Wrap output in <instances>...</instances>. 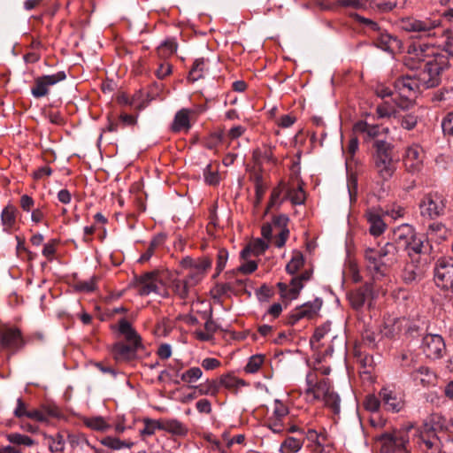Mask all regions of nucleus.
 Instances as JSON below:
<instances>
[{"mask_svg": "<svg viewBox=\"0 0 453 453\" xmlns=\"http://www.w3.org/2000/svg\"><path fill=\"white\" fill-rule=\"evenodd\" d=\"M406 62L411 68H417L414 74L420 88H430L441 82V73L447 67L444 56L435 54L428 44H411L409 46Z\"/></svg>", "mask_w": 453, "mask_h": 453, "instance_id": "f257e3e1", "label": "nucleus"}, {"mask_svg": "<svg viewBox=\"0 0 453 453\" xmlns=\"http://www.w3.org/2000/svg\"><path fill=\"white\" fill-rule=\"evenodd\" d=\"M364 257L366 271L376 282L388 276L389 269L399 260V250L394 242H388L380 248H366Z\"/></svg>", "mask_w": 453, "mask_h": 453, "instance_id": "f03ea898", "label": "nucleus"}, {"mask_svg": "<svg viewBox=\"0 0 453 453\" xmlns=\"http://www.w3.org/2000/svg\"><path fill=\"white\" fill-rule=\"evenodd\" d=\"M304 397L310 403H322L334 413L340 412L341 400L338 394L334 391L330 380L324 376H319L316 371H311L306 375Z\"/></svg>", "mask_w": 453, "mask_h": 453, "instance_id": "7ed1b4c3", "label": "nucleus"}, {"mask_svg": "<svg viewBox=\"0 0 453 453\" xmlns=\"http://www.w3.org/2000/svg\"><path fill=\"white\" fill-rule=\"evenodd\" d=\"M441 26V19L438 17H425L418 19L406 17L399 20L402 30L415 34L417 37H431L437 35L436 30Z\"/></svg>", "mask_w": 453, "mask_h": 453, "instance_id": "20e7f679", "label": "nucleus"}, {"mask_svg": "<svg viewBox=\"0 0 453 453\" xmlns=\"http://www.w3.org/2000/svg\"><path fill=\"white\" fill-rule=\"evenodd\" d=\"M392 145L387 141H380L373 154L374 169L383 180H388L396 171V162L392 157Z\"/></svg>", "mask_w": 453, "mask_h": 453, "instance_id": "39448f33", "label": "nucleus"}, {"mask_svg": "<svg viewBox=\"0 0 453 453\" xmlns=\"http://www.w3.org/2000/svg\"><path fill=\"white\" fill-rule=\"evenodd\" d=\"M420 89L415 76L406 75L394 83V102L401 109H408L413 104L417 93Z\"/></svg>", "mask_w": 453, "mask_h": 453, "instance_id": "423d86ee", "label": "nucleus"}, {"mask_svg": "<svg viewBox=\"0 0 453 453\" xmlns=\"http://www.w3.org/2000/svg\"><path fill=\"white\" fill-rule=\"evenodd\" d=\"M381 453H410L409 431L406 429L395 430L392 433H385L380 435Z\"/></svg>", "mask_w": 453, "mask_h": 453, "instance_id": "0eeeda50", "label": "nucleus"}, {"mask_svg": "<svg viewBox=\"0 0 453 453\" xmlns=\"http://www.w3.org/2000/svg\"><path fill=\"white\" fill-rule=\"evenodd\" d=\"M353 132L362 134L365 142L372 141L376 150L378 142L386 141L389 129L380 125H372L366 121L360 120L353 126Z\"/></svg>", "mask_w": 453, "mask_h": 453, "instance_id": "6e6552de", "label": "nucleus"}, {"mask_svg": "<svg viewBox=\"0 0 453 453\" xmlns=\"http://www.w3.org/2000/svg\"><path fill=\"white\" fill-rule=\"evenodd\" d=\"M434 271L436 285L441 288L453 291V257L439 258Z\"/></svg>", "mask_w": 453, "mask_h": 453, "instance_id": "1a4fd4ad", "label": "nucleus"}, {"mask_svg": "<svg viewBox=\"0 0 453 453\" xmlns=\"http://www.w3.org/2000/svg\"><path fill=\"white\" fill-rule=\"evenodd\" d=\"M426 153L418 144H411L406 148L403 156V164L408 173H419L424 167Z\"/></svg>", "mask_w": 453, "mask_h": 453, "instance_id": "9d476101", "label": "nucleus"}, {"mask_svg": "<svg viewBox=\"0 0 453 453\" xmlns=\"http://www.w3.org/2000/svg\"><path fill=\"white\" fill-rule=\"evenodd\" d=\"M419 209L423 217L429 219H436L444 212V199L437 193H429L420 201Z\"/></svg>", "mask_w": 453, "mask_h": 453, "instance_id": "9b49d317", "label": "nucleus"}, {"mask_svg": "<svg viewBox=\"0 0 453 453\" xmlns=\"http://www.w3.org/2000/svg\"><path fill=\"white\" fill-rule=\"evenodd\" d=\"M66 79L65 73L63 71L53 74L42 75L35 79L31 94L35 98L46 96L50 92V88Z\"/></svg>", "mask_w": 453, "mask_h": 453, "instance_id": "f8f14e48", "label": "nucleus"}, {"mask_svg": "<svg viewBox=\"0 0 453 453\" xmlns=\"http://www.w3.org/2000/svg\"><path fill=\"white\" fill-rule=\"evenodd\" d=\"M311 273L305 271L299 276L293 277L290 284L288 285L283 282H279L277 288L280 291V296L283 299L292 301L298 297L300 291L303 288V282L311 279Z\"/></svg>", "mask_w": 453, "mask_h": 453, "instance_id": "ddd939ff", "label": "nucleus"}, {"mask_svg": "<svg viewBox=\"0 0 453 453\" xmlns=\"http://www.w3.org/2000/svg\"><path fill=\"white\" fill-rule=\"evenodd\" d=\"M322 306V300L316 298L295 308L288 315V323L295 325L302 319H311L318 315Z\"/></svg>", "mask_w": 453, "mask_h": 453, "instance_id": "4468645a", "label": "nucleus"}, {"mask_svg": "<svg viewBox=\"0 0 453 453\" xmlns=\"http://www.w3.org/2000/svg\"><path fill=\"white\" fill-rule=\"evenodd\" d=\"M2 348L17 351L26 345L21 331L17 327H9L0 333Z\"/></svg>", "mask_w": 453, "mask_h": 453, "instance_id": "2eb2a0df", "label": "nucleus"}, {"mask_svg": "<svg viewBox=\"0 0 453 453\" xmlns=\"http://www.w3.org/2000/svg\"><path fill=\"white\" fill-rule=\"evenodd\" d=\"M138 293L141 296H148L151 293L162 295V281L157 273H146L137 279Z\"/></svg>", "mask_w": 453, "mask_h": 453, "instance_id": "dca6fc26", "label": "nucleus"}, {"mask_svg": "<svg viewBox=\"0 0 453 453\" xmlns=\"http://www.w3.org/2000/svg\"><path fill=\"white\" fill-rule=\"evenodd\" d=\"M422 349L428 358L437 359L442 357L445 342L439 334H426L422 341Z\"/></svg>", "mask_w": 453, "mask_h": 453, "instance_id": "f3484780", "label": "nucleus"}, {"mask_svg": "<svg viewBox=\"0 0 453 453\" xmlns=\"http://www.w3.org/2000/svg\"><path fill=\"white\" fill-rule=\"evenodd\" d=\"M365 218L369 225V233L377 237L381 235L387 229V224L382 219V214L378 208H368L365 212Z\"/></svg>", "mask_w": 453, "mask_h": 453, "instance_id": "a211bd4d", "label": "nucleus"}, {"mask_svg": "<svg viewBox=\"0 0 453 453\" xmlns=\"http://www.w3.org/2000/svg\"><path fill=\"white\" fill-rule=\"evenodd\" d=\"M372 36L375 45L384 51L395 54L401 49V41L382 29Z\"/></svg>", "mask_w": 453, "mask_h": 453, "instance_id": "6ab92c4d", "label": "nucleus"}, {"mask_svg": "<svg viewBox=\"0 0 453 453\" xmlns=\"http://www.w3.org/2000/svg\"><path fill=\"white\" fill-rule=\"evenodd\" d=\"M128 343L118 342L113 347V354L117 361H129L136 357L141 341H127Z\"/></svg>", "mask_w": 453, "mask_h": 453, "instance_id": "aec40b11", "label": "nucleus"}, {"mask_svg": "<svg viewBox=\"0 0 453 453\" xmlns=\"http://www.w3.org/2000/svg\"><path fill=\"white\" fill-rule=\"evenodd\" d=\"M375 286L366 283L364 287L349 294V300L351 306L358 310L363 307L369 297H373Z\"/></svg>", "mask_w": 453, "mask_h": 453, "instance_id": "412c9836", "label": "nucleus"}, {"mask_svg": "<svg viewBox=\"0 0 453 453\" xmlns=\"http://www.w3.org/2000/svg\"><path fill=\"white\" fill-rule=\"evenodd\" d=\"M211 266V261L208 257L197 258L196 265L188 272L187 279L192 285L198 284L205 276L207 271Z\"/></svg>", "mask_w": 453, "mask_h": 453, "instance_id": "4be33fe9", "label": "nucleus"}, {"mask_svg": "<svg viewBox=\"0 0 453 453\" xmlns=\"http://www.w3.org/2000/svg\"><path fill=\"white\" fill-rule=\"evenodd\" d=\"M306 439L311 443L312 450L315 453H323L325 448L328 445V434L325 429L318 432L314 429H308Z\"/></svg>", "mask_w": 453, "mask_h": 453, "instance_id": "5701e85b", "label": "nucleus"}, {"mask_svg": "<svg viewBox=\"0 0 453 453\" xmlns=\"http://www.w3.org/2000/svg\"><path fill=\"white\" fill-rule=\"evenodd\" d=\"M380 397L383 407L387 411L398 412L403 407V402L398 397L397 394L388 388H383L380 391Z\"/></svg>", "mask_w": 453, "mask_h": 453, "instance_id": "b1692460", "label": "nucleus"}, {"mask_svg": "<svg viewBox=\"0 0 453 453\" xmlns=\"http://www.w3.org/2000/svg\"><path fill=\"white\" fill-rule=\"evenodd\" d=\"M17 208L12 204L8 203L1 211V225L3 226V231L5 233H12L16 229L17 226Z\"/></svg>", "mask_w": 453, "mask_h": 453, "instance_id": "393cba45", "label": "nucleus"}, {"mask_svg": "<svg viewBox=\"0 0 453 453\" xmlns=\"http://www.w3.org/2000/svg\"><path fill=\"white\" fill-rule=\"evenodd\" d=\"M192 112L193 111L187 108L178 111L171 126L172 131L174 133L188 132L191 127L190 115Z\"/></svg>", "mask_w": 453, "mask_h": 453, "instance_id": "a878e982", "label": "nucleus"}, {"mask_svg": "<svg viewBox=\"0 0 453 453\" xmlns=\"http://www.w3.org/2000/svg\"><path fill=\"white\" fill-rule=\"evenodd\" d=\"M81 420L85 426L95 432L106 433L112 427L110 419L102 416H87Z\"/></svg>", "mask_w": 453, "mask_h": 453, "instance_id": "bb28decb", "label": "nucleus"}, {"mask_svg": "<svg viewBox=\"0 0 453 453\" xmlns=\"http://www.w3.org/2000/svg\"><path fill=\"white\" fill-rule=\"evenodd\" d=\"M161 430L179 437H185L188 433V427L176 418L162 419Z\"/></svg>", "mask_w": 453, "mask_h": 453, "instance_id": "cd10ccee", "label": "nucleus"}, {"mask_svg": "<svg viewBox=\"0 0 453 453\" xmlns=\"http://www.w3.org/2000/svg\"><path fill=\"white\" fill-rule=\"evenodd\" d=\"M286 185L284 182H280L277 187H275L270 196V200L266 208V212L273 209H278L282 202L287 199L286 197Z\"/></svg>", "mask_w": 453, "mask_h": 453, "instance_id": "c85d7f7f", "label": "nucleus"}, {"mask_svg": "<svg viewBox=\"0 0 453 453\" xmlns=\"http://www.w3.org/2000/svg\"><path fill=\"white\" fill-rule=\"evenodd\" d=\"M412 379L423 387L433 384L435 374L426 366H420L411 372Z\"/></svg>", "mask_w": 453, "mask_h": 453, "instance_id": "c756f323", "label": "nucleus"}, {"mask_svg": "<svg viewBox=\"0 0 453 453\" xmlns=\"http://www.w3.org/2000/svg\"><path fill=\"white\" fill-rule=\"evenodd\" d=\"M414 228L409 224H403L394 230L395 241L402 245H408V242L414 237Z\"/></svg>", "mask_w": 453, "mask_h": 453, "instance_id": "7c9ffc66", "label": "nucleus"}, {"mask_svg": "<svg viewBox=\"0 0 453 453\" xmlns=\"http://www.w3.org/2000/svg\"><path fill=\"white\" fill-rule=\"evenodd\" d=\"M207 71H208V60L203 58H196L194 61L192 67L188 73V79L190 81L195 82V81L203 78L204 74L206 73Z\"/></svg>", "mask_w": 453, "mask_h": 453, "instance_id": "2f4dec72", "label": "nucleus"}, {"mask_svg": "<svg viewBox=\"0 0 453 453\" xmlns=\"http://www.w3.org/2000/svg\"><path fill=\"white\" fill-rule=\"evenodd\" d=\"M268 248V243L262 239H256L248 244L242 250V257L247 259L250 256H259L263 254Z\"/></svg>", "mask_w": 453, "mask_h": 453, "instance_id": "473e14b6", "label": "nucleus"}, {"mask_svg": "<svg viewBox=\"0 0 453 453\" xmlns=\"http://www.w3.org/2000/svg\"><path fill=\"white\" fill-rule=\"evenodd\" d=\"M425 242L426 238L423 234H414V237L408 242V245H404L403 248L407 250L408 255L411 257L413 255H419L425 252Z\"/></svg>", "mask_w": 453, "mask_h": 453, "instance_id": "72a5a7b5", "label": "nucleus"}, {"mask_svg": "<svg viewBox=\"0 0 453 453\" xmlns=\"http://www.w3.org/2000/svg\"><path fill=\"white\" fill-rule=\"evenodd\" d=\"M100 443L112 450H119L124 448L131 449L134 446V442L131 441H122L113 436L102 438Z\"/></svg>", "mask_w": 453, "mask_h": 453, "instance_id": "f704fd0d", "label": "nucleus"}, {"mask_svg": "<svg viewBox=\"0 0 453 453\" xmlns=\"http://www.w3.org/2000/svg\"><path fill=\"white\" fill-rule=\"evenodd\" d=\"M190 286L193 285L188 279H174L171 283L173 292L180 299H186L188 296Z\"/></svg>", "mask_w": 453, "mask_h": 453, "instance_id": "c9c22d12", "label": "nucleus"}, {"mask_svg": "<svg viewBox=\"0 0 453 453\" xmlns=\"http://www.w3.org/2000/svg\"><path fill=\"white\" fill-rule=\"evenodd\" d=\"M420 275L421 271L413 260L411 263H407L402 272V278L405 283L416 281Z\"/></svg>", "mask_w": 453, "mask_h": 453, "instance_id": "e433bc0d", "label": "nucleus"}, {"mask_svg": "<svg viewBox=\"0 0 453 453\" xmlns=\"http://www.w3.org/2000/svg\"><path fill=\"white\" fill-rule=\"evenodd\" d=\"M199 395L216 396L219 392L220 383L216 380H207L204 383L196 386Z\"/></svg>", "mask_w": 453, "mask_h": 453, "instance_id": "4c0bfd02", "label": "nucleus"}, {"mask_svg": "<svg viewBox=\"0 0 453 453\" xmlns=\"http://www.w3.org/2000/svg\"><path fill=\"white\" fill-rule=\"evenodd\" d=\"M5 437L12 446L18 448L20 446L32 447L35 444V441L34 439L19 433H10L7 434Z\"/></svg>", "mask_w": 453, "mask_h": 453, "instance_id": "58836bf2", "label": "nucleus"}, {"mask_svg": "<svg viewBox=\"0 0 453 453\" xmlns=\"http://www.w3.org/2000/svg\"><path fill=\"white\" fill-rule=\"evenodd\" d=\"M303 441L292 437H287L280 444V453H297L303 448Z\"/></svg>", "mask_w": 453, "mask_h": 453, "instance_id": "ea45409f", "label": "nucleus"}, {"mask_svg": "<svg viewBox=\"0 0 453 453\" xmlns=\"http://www.w3.org/2000/svg\"><path fill=\"white\" fill-rule=\"evenodd\" d=\"M178 49V44L173 38H168L164 41L157 49V55L160 58H167L173 55Z\"/></svg>", "mask_w": 453, "mask_h": 453, "instance_id": "a19ab883", "label": "nucleus"}, {"mask_svg": "<svg viewBox=\"0 0 453 453\" xmlns=\"http://www.w3.org/2000/svg\"><path fill=\"white\" fill-rule=\"evenodd\" d=\"M219 383L220 387H224L226 389L236 392L241 387L246 385V382L230 374H225L220 376Z\"/></svg>", "mask_w": 453, "mask_h": 453, "instance_id": "79ce46f5", "label": "nucleus"}, {"mask_svg": "<svg viewBox=\"0 0 453 453\" xmlns=\"http://www.w3.org/2000/svg\"><path fill=\"white\" fill-rule=\"evenodd\" d=\"M203 179L206 184L216 186L220 182L219 165L209 164L203 169Z\"/></svg>", "mask_w": 453, "mask_h": 453, "instance_id": "37998d69", "label": "nucleus"}, {"mask_svg": "<svg viewBox=\"0 0 453 453\" xmlns=\"http://www.w3.org/2000/svg\"><path fill=\"white\" fill-rule=\"evenodd\" d=\"M397 105L394 102V104L389 103L388 101H384L377 106L376 112L378 117L380 119L383 118H396L398 111H396Z\"/></svg>", "mask_w": 453, "mask_h": 453, "instance_id": "c03bdc74", "label": "nucleus"}, {"mask_svg": "<svg viewBox=\"0 0 453 453\" xmlns=\"http://www.w3.org/2000/svg\"><path fill=\"white\" fill-rule=\"evenodd\" d=\"M49 445V449L52 453H60L65 449V440L64 436L58 433L53 435H47L45 437Z\"/></svg>", "mask_w": 453, "mask_h": 453, "instance_id": "a18cd8bd", "label": "nucleus"}, {"mask_svg": "<svg viewBox=\"0 0 453 453\" xmlns=\"http://www.w3.org/2000/svg\"><path fill=\"white\" fill-rule=\"evenodd\" d=\"M253 180L255 184V206H258L263 200L264 195L267 188L266 184L263 180V177L260 173H255L253 175Z\"/></svg>", "mask_w": 453, "mask_h": 453, "instance_id": "49530a36", "label": "nucleus"}, {"mask_svg": "<svg viewBox=\"0 0 453 453\" xmlns=\"http://www.w3.org/2000/svg\"><path fill=\"white\" fill-rule=\"evenodd\" d=\"M119 331L127 341H141L140 337L127 319H121L119 324Z\"/></svg>", "mask_w": 453, "mask_h": 453, "instance_id": "de8ad7c7", "label": "nucleus"}, {"mask_svg": "<svg viewBox=\"0 0 453 453\" xmlns=\"http://www.w3.org/2000/svg\"><path fill=\"white\" fill-rule=\"evenodd\" d=\"M144 427L140 431L142 436H151L157 430H161L162 420L144 419Z\"/></svg>", "mask_w": 453, "mask_h": 453, "instance_id": "09e8293b", "label": "nucleus"}, {"mask_svg": "<svg viewBox=\"0 0 453 453\" xmlns=\"http://www.w3.org/2000/svg\"><path fill=\"white\" fill-rule=\"evenodd\" d=\"M286 197L294 204H302L305 201V193L301 186L296 188H288L286 191Z\"/></svg>", "mask_w": 453, "mask_h": 453, "instance_id": "8fccbe9b", "label": "nucleus"}, {"mask_svg": "<svg viewBox=\"0 0 453 453\" xmlns=\"http://www.w3.org/2000/svg\"><path fill=\"white\" fill-rule=\"evenodd\" d=\"M203 376V371L201 368L194 366L184 372L180 378L186 383H195L200 380Z\"/></svg>", "mask_w": 453, "mask_h": 453, "instance_id": "3c124183", "label": "nucleus"}, {"mask_svg": "<svg viewBox=\"0 0 453 453\" xmlns=\"http://www.w3.org/2000/svg\"><path fill=\"white\" fill-rule=\"evenodd\" d=\"M401 124V127L406 130L413 129L418 123V116L414 113H407L405 115L397 114L396 118Z\"/></svg>", "mask_w": 453, "mask_h": 453, "instance_id": "603ef678", "label": "nucleus"}, {"mask_svg": "<svg viewBox=\"0 0 453 453\" xmlns=\"http://www.w3.org/2000/svg\"><path fill=\"white\" fill-rule=\"evenodd\" d=\"M264 360L265 356L263 355H254L250 357L245 366V372L248 373L257 372L263 365Z\"/></svg>", "mask_w": 453, "mask_h": 453, "instance_id": "864d4df0", "label": "nucleus"}, {"mask_svg": "<svg viewBox=\"0 0 453 453\" xmlns=\"http://www.w3.org/2000/svg\"><path fill=\"white\" fill-rule=\"evenodd\" d=\"M303 257L301 253H296L286 265V271L289 274L296 273L303 265Z\"/></svg>", "mask_w": 453, "mask_h": 453, "instance_id": "5fc2aeb1", "label": "nucleus"}, {"mask_svg": "<svg viewBox=\"0 0 453 453\" xmlns=\"http://www.w3.org/2000/svg\"><path fill=\"white\" fill-rule=\"evenodd\" d=\"M266 426L274 434H280L286 431L285 419L279 418L268 417L266 420Z\"/></svg>", "mask_w": 453, "mask_h": 453, "instance_id": "6e6d98bb", "label": "nucleus"}, {"mask_svg": "<svg viewBox=\"0 0 453 453\" xmlns=\"http://www.w3.org/2000/svg\"><path fill=\"white\" fill-rule=\"evenodd\" d=\"M354 17L367 31L372 32L374 35L381 30L380 25L372 19L362 17L358 14H355Z\"/></svg>", "mask_w": 453, "mask_h": 453, "instance_id": "4d7b16f0", "label": "nucleus"}, {"mask_svg": "<svg viewBox=\"0 0 453 453\" xmlns=\"http://www.w3.org/2000/svg\"><path fill=\"white\" fill-rule=\"evenodd\" d=\"M288 414V408L279 399L274 401V407L269 417L285 419Z\"/></svg>", "mask_w": 453, "mask_h": 453, "instance_id": "13d9d810", "label": "nucleus"}, {"mask_svg": "<svg viewBox=\"0 0 453 453\" xmlns=\"http://www.w3.org/2000/svg\"><path fill=\"white\" fill-rule=\"evenodd\" d=\"M381 403V399L380 400L374 395H369L364 401V407L368 411L376 412L379 411Z\"/></svg>", "mask_w": 453, "mask_h": 453, "instance_id": "bf43d9fd", "label": "nucleus"}, {"mask_svg": "<svg viewBox=\"0 0 453 453\" xmlns=\"http://www.w3.org/2000/svg\"><path fill=\"white\" fill-rule=\"evenodd\" d=\"M41 408L42 414H44L46 418V423H48L51 418L60 417V410L55 404H43Z\"/></svg>", "mask_w": 453, "mask_h": 453, "instance_id": "052dcab7", "label": "nucleus"}, {"mask_svg": "<svg viewBox=\"0 0 453 453\" xmlns=\"http://www.w3.org/2000/svg\"><path fill=\"white\" fill-rule=\"evenodd\" d=\"M228 259V252L225 249H220L218 251L217 255V265H216V271L217 275L219 274L225 268L226 262Z\"/></svg>", "mask_w": 453, "mask_h": 453, "instance_id": "680f3d73", "label": "nucleus"}, {"mask_svg": "<svg viewBox=\"0 0 453 453\" xmlns=\"http://www.w3.org/2000/svg\"><path fill=\"white\" fill-rule=\"evenodd\" d=\"M75 288L86 293L94 291L96 289V278L93 277L88 280L78 281L75 285Z\"/></svg>", "mask_w": 453, "mask_h": 453, "instance_id": "e2e57ef3", "label": "nucleus"}, {"mask_svg": "<svg viewBox=\"0 0 453 453\" xmlns=\"http://www.w3.org/2000/svg\"><path fill=\"white\" fill-rule=\"evenodd\" d=\"M404 5L405 0H385L379 4L380 9L384 12L391 11L395 7L403 8Z\"/></svg>", "mask_w": 453, "mask_h": 453, "instance_id": "0e129e2a", "label": "nucleus"}, {"mask_svg": "<svg viewBox=\"0 0 453 453\" xmlns=\"http://www.w3.org/2000/svg\"><path fill=\"white\" fill-rule=\"evenodd\" d=\"M441 35L444 38V50L449 55H453V30H444Z\"/></svg>", "mask_w": 453, "mask_h": 453, "instance_id": "69168bd1", "label": "nucleus"}, {"mask_svg": "<svg viewBox=\"0 0 453 453\" xmlns=\"http://www.w3.org/2000/svg\"><path fill=\"white\" fill-rule=\"evenodd\" d=\"M368 0H337V4L342 7L361 9L366 6Z\"/></svg>", "mask_w": 453, "mask_h": 453, "instance_id": "338daca9", "label": "nucleus"}, {"mask_svg": "<svg viewBox=\"0 0 453 453\" xmlns=\"http://www.w3.org/2000/svg\"><path fill=\"white\" fill-rule=\"evenodd\" d=\"M441 127L445 134L453 136V112L446 115L441 122Z\"/></svg>", "mask_w": 453, "mask_h": 453, "instance_id": "774afa93", "label": "nucleus"}]
</instances>
